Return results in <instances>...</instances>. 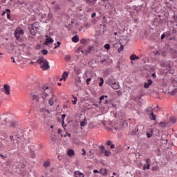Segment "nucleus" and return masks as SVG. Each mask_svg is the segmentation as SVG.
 <instances>
[{
  "label": "nucleus",
  "mask_w": 177,
  "mask_h": 177,
  "mask_svg": "<svg viewBox=\"0 0 177 177\" xmlns=\"http://www.w3.org/2000/svg\"><path fill=\"white\" fill-rule=\"evenodd\" d=\"M117 93H118V96H120V95H122V93H121L120 91H118Z\"/></svg>",
  "instance_id": "53"
},
{
  "label": "nucleus",
  "mask_w": 177,
  "mask_h": 177,
  "mask_svg": "<svg viewBox=\"0 0 177 177\" xmlns=\"http://www.w3.org/2000/svg\"><path fill=\"white\" fill-rule=\"evenodd\" d=\"M80 42H81V44H85L86 42V39H82L80 40Z\"/></svg>",
  "instance_id": "41"
},
{
  "label": "nucleus",
  "mask_w": 177,
  "mask_h": 177,
  "mask_svg": "<svg viewBox=\"0 0 177 177\" xmlns=\"http://www.w3.org/2000/svg\"><path fill=\"white\" fill-rule=\"evenodd\" d=\"M74 71L76 73V74H81V69L80 68L75 66Z\"/></svg>",
  "instance_id": "23"
},
{
  "label": "nucleus",
  "mask_w": 177,
  "mask_h": 177,
  "mask_svg": "<svg viewBox=\"0 0 177 177\" xmlns=\"http://www.w3.org/2000/svg\"><path fill=\"white\" fill-rule=\"evenodd\" d=\"M10 139L11 142H12L13 145H16V140H15V136H10Z\"/></svg>",
  "instance_id": "27"
},
{
  "label": "nucleus",
  "mask_w": 177,
  "mask_h": 177,
  "mask_svg": "<svg viewBox=\"0 0 177 177\" xmlns=\"http://www.w3.org/2000/svg\"><path fill=\"white\" fill-rule=\"evenodd\" d=\"M15 145H19L21 142H23V137L21 136H15Z\"/></svg>",
  "instance_id": "9"
},
{
  "label": "nucleus",
  "mask_w": 177,
  "mask_h": 177,
  "mask_svg": "<svg viewBox=\"0 0 177 177\" xmlns=\"http://www.w3.org/2000/svg\"><path fill=\"white\" fill-rule=\"evenodd\" d=\"M5 15H6V11H3L1 14V16H5Z\"/></svg>",
  "instance_id": "59"
},
{
  "label": "nucleus",
  "mask_w": 177,
  "mask_h": 177,
  "mask_svg": "<svg viewBox=\"0 0 177 177\" xmlns=\"http://www.w3.org/2000/svg\"><path fill=\"white\" fill-rule=\"evenodd\" d=\"M104 100V95H102L100 97V104L102 103V100Z\"/></svg>",
  "instance_id": "42"
},
{
  "label": "nucleus",
  "mask_w": 177,
  "mask_h": 177,
  "mask_svg": "<svg viewBox=\"0 0 177 177\" xmlns=\"http://www.w3.org/2000/svg\"><path fill=\"white\" fill-rule=\"evenodd\" d=\"M108 5H109L110 9H113V8H114V7L113 6V4H111V3H108Z\"/></svg>",
  "instance_id": "45"
},
{
  "label": "nucleus",
  "mask_w": 177,
  "mask_h": 177,
  "mask_svg": "<svg viewBox=\"0 0 177 177\" xmlns=\"http://www.w3.org/2000/svg\"><path fill=\"white\" fill-rule=\"evenodd\" d=\"M58 133L59 134L62 133V129H58Z\"/></svg>",
  "instance_id": "62"
},
{
  "label": "nucleus",
  "mask_w": 177,
  "mask_h": 177,
  "mask_svg": "<svg viewBox=\"0 0 177 177\" xmlns=\"http://www.w3.org/2000/svg\"><path fill=\"white\" fill-rule=\"evenodd\" d=\"M38 30H39V24L38 22H35L32 24L30 28V32L32 35H35V34L38 32Z\"/></svg>",
  "instance_id": "4"
},
{
  "label": "nucleus",
  "mask_w": 177,
  "mask_h": 177,
  "mask_svg": "<svg viewBox=\"0 0 177 177\" xmlns=\"http://www.w3.org/2000/svg\"><path fill=\"white\" fill-rule=\"evenodd\" d=\"M104 62H106V59H101V63H104Z\"/></svg>",
  "instance_id": "60"
},
{
  "label": "nucleus",
  "mask_w": 177,
  "mask_h": 177,
  "mask_svg": "<svg viewBox=\"0 0 177 177\" xmlns=\"http://www.w3.org/2000/svg\"><path fill=\"white\" fill-rule=\"evenodd\" d=\"M41 53H42V55H48V50L44 49L41 50Z\"/></svg>",
  "instance_id": "36"
},
{
  "label": "nucleus",
  "mask_w": 177,
  "mask_h": 177,
  "mask_svg": "<svg viewBox=\"0 0 177 177\" xmlns=\"http://www.w3.org/2000/svg\"><path fill=\"white\" fill-rule=\"evenodd\" d=\"M82 151H83V153H82V156L86 155V151H85V149H82Z\"/></svg>",
  "instance_id": "47"
},
{
  "label": "nucleus",
  "mask_w": 177,
  "mask_h": 177,
  "mask_svg": "<svg viewBox=\"0 0 177 177\" xmlns=\"http://www.w3.org/2000/svg\"><path fill=\"white\" fill-rule=\"evenodd\" d=\"M100 147L102 150V153L106 150V149H104V146H103V145H100Z\"/></svg>",
  "instance_id": "43"
},
{
  "label": "nucleus",
  "mask_w": 177,
  "mask_h": 177,
  "mask_svg": "<svg viewBox=\"0 0 177 177\" xmlns=\"http://www.w3.org/2000/svg\"><path fill=\"white\" fill-rule=\"evenodd\" d=\"M104 153V156H106V157H109L110 156V154H111V151H109L107 150L104 151L103 152Z\"/></svg>",
  "instance_id": "26"
},
{
  "label": "nucleus",
  "mask_w": 177,
  "mask_h": 177,
  "mask_svg": "<svg viewBox=\"0 0 177 177\" xmlns=\"http://www.w3.org/2000/svg\"><path fill=\"white\" fill-rule=\"evenodd\" d=\"M122 128H124V123L121 122H118L115 126V131H120V129H122Z\"/></svg>",
  "instance_id": "8"
},
{
  "label": "nucleus",
  "mask_w": 177,
  "mask_h": 177,
  "mask_svg": "<svg viewBox=\"0 0 177 177\" xmlns=\"http://www.w3.org/2000/svg\"><path fill=\"white\" fill-rule=\"evenodd\" d=\"M92 50H93V46H91V47L88 48L85 52L86 55H88V53H91V52H92Z\"/></svg>",
  "instance_id": "20"
},
{
  "label": "nucleus",
  "mask_w": 177,
  "mask_h": 177,
  "mask_svg": "<svg viewBox=\"0 0 177 177\" xmlns=\"http://www.w3.org/2000/svg\"><path fill=\"white\" fill-rule=\"evenodd\" d=\"M44 167H45V168H48V167H50V162L49 161L45 162L44 163Z\"/></svg>",
  "instance_id": "28"
},
{
  "label": "nucleus",
  "mask_w": 177,
  "mask_h": 177,
  "mask_svg": "<svg viewBox=\"0 0 177 177\" xmlns=\"http://www.w3.org/2000/svg\"><path fill=\"white\" fill-rule=\"evenodd\" d=\"M10 127H12V128H15L16 127V123L12 122L10 124Z\"/></svg>",
  "instance_id": "38"
},
{
  "label": "nucleus",
  "mask_w": 177,
  "mask_h": 177,
  "mask_svg": "<svg viewBox=\"0 0 177 177\" xmlns=\"http://www.w3.org/2000/svg\"><path fill=\"white\" fill-rule=\"evenodd\" d=\"M139 131V129H136L135 130H133V133H136V132H138Z\"/></svg>",
  "instance_id": "48"
},
{
  "label": "nucleus",
  "mask_w": 177,
  "mask_h": 177,
  "mask_svg": "<svg viewBox=\"0 0 177 177\" xmlns=\"http://www.w3.org/2000/svg\"><path fill=\"white\" fill-rule=\"evenodd\" d=\"M67 77H68V72H64L62 75V78H64V80L66 81L67 80Z\"/></svg>",
  "instance_id": "21"
},
{
  "label": "nucleus",
  "mask_w": 177,
  "mask_h": 177,
  "mask_svg": "<svg viewBox=\"0 0 177 177\" xmlns=\"http://www.w3.org/2000/svg\"><path fill=\"white\" fill-rule=\"evenodd\" d=\"M75 177H85L84 174L81 173V171H75Z\"/></svg>",
  "instance_id": "17"
},
{
  "label": "nucleus",
  "mask_w": 177,
  "mask_h": 177,
  "mask_svg": "<svg viewBox=\"0 0 177 177\" xmlns=\"http://www.w3.org/2000/svg\"><path fill=\"white\" fill-rule=\"evenodd\" d=\"M150 118L151 120H153V121H156V115H154V113L151 112L150 113Z\"/></svg>",
  "instance_id": "25"
},
{
  "label": "nucleus",
  "mask_w": 177,
  "mask_h": 177,
  "mask_svg": "<svg viewBox=\"0 0 177 177\" xmlns=\"http://www.w3.org/2000/svg\"><path fill=\"white\" fill-rule=\"evenodd\" d=\"M86 124H88L86 119H84L83 121L80 122L81 127H86Z\"/></svg>",
  "instance_id": "22"
},
{
  "label": "nucleus",
  "mask_w": 177,
  "mask_h": 177,
  "mask_svg": "<svg viewBox=\"0 0 177 177\" xmlns=\"http://www.w3.org/2000/svg\"><path fill=\"white\" fill-rule=\"evenodd\" d=\"M64 118H66V114H63V115H62V120H64Z\"/></svg>",
  "instance_id": "52"
},
{
  "label": "nucleus",
  "mask_w": 177,
  "mask_h": 177,
  "mask_svg": "<svg viewBox=\"0 0 177 177\" xmlns=\"http://www.w3.org/2000/svg\"><path fill=\"white\" fill-rule=\"evenodd\" d=\"M86 3L88 5V6H92L93 8H96L97 6V3H96V1L97 0H85Z\"/></svg>",
  "instance_id": "7"
},
{
  "label": "nucleus",
  "mask_w": 177,
  "mask_h": 177,
  "mask_svg": "<svg viewBox=\"0 0 177 177\" xmlns=\"http://www.w3.org/2000/svg\"><path fill=\"white\" fill-rule=\"evenodd\" d=\"M104 48L106 49V50H110V44H105Z\"/></svg>",
  "instance_id": "33"
},
{
  "label": "nucleus",
  "mask_w": 177,
  "mask_h": 177,
  "mask_svg": "<svg viewBox=\"0 0 177 177\" xmlns=\"http://www.w3.org/2000/svg\"><path fill=\"white\" fill-rule=\"evenodd\" d=\"M112 144L113 143L111 142V141L110 140L107 141V143H106L107 146H111Z\"/></svg>",
  "instance_id": "46"
},
{
  "label": "nucleus",
  "mask_w": 177,
  "mask_h": 177,
  "mask_svg": "<svg viewBox=\"0 0 177 177\" xmlns=\"http://www.w3.org/2000/svg\"><path fill=\"white\" fill-rule=\"evenodd\" d=\"M147 138H151L153 136V131H149V133H147Z\"/></svg>",
  "instance_id": "30"
},
{
  "label": "nucleus",
  "mask_w": 177,
  "mask_h": 177,
  "mask_svg": "<svg viewBox=\"0 0 177 177\" xmlns=\"http://www.w3.org/2000/svg\"><path fill=\"white\" fill-rule=\"evenodd\" d=\"M159 126L161 128H167V127H168V122H160L159 123Z\"/></svg>",
  "instance_id": "12"
},
{
  "label": "nucleus",
  "mask_w": 177,
  "mask_h": 177,
  "mask_svg": "<svg viewBox=\"0 0 177 177\" xmlns=\"http://www.w3.org/2000/svg\"><path fill=\"white\" fill-rule=\"evenodd\" d=\"M165 38V35H162L161 39H164Z\"/></svg>",
  "instance_id": "57"
},
{
  "label": "nucleus",
  "mask_w": 177,
  "mask_h": 177,
  "mask_svg": "<svg viewBox=\"0 0 177 177\" xmlns=\"http://www.w3.org/2000/svg\"><path fill=\"white\" fill-rule=\"evenodd\" d=\"M6 12H7V13H10V9H6Z\"/></svg>",
  "instance_id": "58"
},
{
  "label": "nucleus",
  "mask_w": 177,
  "mask_h": 177,
  "mask_svg": "<svg viewBox=\"0 0 177 177\" xmlns=\"http://www.w3.org/2000/svg\"><path fill=\"white\" fill-rule=\"evenodd\" d=\"M114 147H115V145H114L113 144H112V145H111V149H114Z\"/></svg>",
  "instance_id": "61"
},
{
  "label": "nucleus",
  "mask_w": 177,
  "mask_h": 177,
  "mask_svg": "<svg viewBox=\"0 0 177 177\" xmlns=\"http://www.w3.org/2000/svg\"><path fill=\"white\" fill-rule=\"evenodd\" d=\"M91 17H93V18L96 17V13L95 12L92 13Z\"/></svg>",
  "instance_id": "51"
},
{
  "label": "nucleus",
  "mask_w": 177,
  "mask_h": 177,
  "mask_svg": "<svg viewBox=\"0 0 177 177\" xmlns=\"http://www.w3.org/2000/svg\"><path fill=\"white\" fill-rule=\"evenodd\" d=\"M105 84H107V85H110V86H111L113 89H120V84L117 83L115 79H109L106 81Z\"/></svg>",
  "instance_id": "3"
},
{
  "label": "nucleus",
  "mask_w": 177,
  "mask_h": 177,
  "mask_svg": "<svg viewBox=\"0 0 177 177\" xmlns=\"http://www.w3.org/2000/svg\"><path fill=\"white\" fill-rule=\"evenodd\" d=\"M169 53H171L172 57H174V59H176L177 57V51L176 50L174 49V48H170L169 49Z\"/></svg>",
  "instance_id": "10"
},
{
  "label": "nucleus",
  "mask_w": 177,
  "mask_h": 177,
  "mask_svg": "<svg viewBox=\"0 0 177 177\" xmlns=\"http://www.w3.org/2000/svg\"><path fill=\"white\" fill-rule=\"evenodd\" d=\"M153 53H154L155 55H158L159 56H160V55H161V54L160 53V52H158V51H157V50L153 51Z\"/></svg>",
  "instance_id": "49"
},
{
  "label": "nucleus",
  "mask_w": 177,
  "mask_h": 177,
  "mask_svg": "<svg viewBox=\"0 0 177 177\" xmlns=\"http://www.w3.org/2000/svg\"><path fill=\"white\" fill-rule=\"evenodd\" d=\"M51 98L48 100V103L50 106H53L55 104V101L53 100V97H55V95L52 94Z\"/></svg>",
  "instance_id": "15"
},
{
  "label": "nucleus",
  "mask_w": 177,
  "mask_h": 177,
  "mask_svg": "<svg viewBox=\"0 0 177 177\" xmlns=\"http://www.w3.org/2000/svg\"><path fill=\"white\" fill-rule=\"evenodd\" d=\"M57 45L54 47V49H57V48H59L60 45H62V43L60 41H57Z\"/></svg>",
  "instance_id": "32"
},
{
  "label": "nucleus",
  "mask_w": 177,
  "mask_h": 177,
  "mask_svg": "<svg viewBox=\"0 0 177 177\" xmlns=\"http://www.w3.org/2000/svg\"><path fill=\"white\" fill-rule=\"evenodd\" d=\"M100 81L101 82H100L99 86H102L103 85V83L104 82L102 77L100 78Z\"/></svg>",
  "instance_id": "37"
},
{
  "label": "nucleus",
  "mask_w": 177,
  "mask_h": 177,
  "mask_svg": "<svg viewBox=\"0 0 177 177\" xmlns=\"http://www.w3.org/2000/svg\"><path fill=\"white\" fill-rule=\"evenodd\" d=\"M1 122L3 125H6L8 124V119L6 117L1 118Z\"/></svg>",
  "instance_id": "13"
},
{
  "label": "nucleus",
  "mask_w": 177,
  "mask_h": 177,
  "mask_svg": "<svg viewBox=\"0 0 177 177\" xmlns=\"http://www.w3.org/2000/svg\"><path fill=\"white\" fill-rule=\"evenodd\" d=\"M73 99H74V101H73V104H77V97H74Z\"/></svg>",
  "instance_id": "40"
},
{
  "label": "nucleus",
  "mask_w": 177,
  "mask_h": 177,
  "mask_svg": "<svg viewBox=\"0 0 177 177\" xmlns=\"http://www.w3.org/2000/svg\"><path fill=\"white\" fill-rule=\"evenodd\" d=\"M65 59H66V60H67L68 62H70V60H71V56H70V55H66V56L65 57Z\"/></svg>",
  "instance_id": "35"
},
{
  "label": "nucleus",
  "mask_w": 177,
  "mask_h": 177,
  "mask_svg": "<svg viewBox=\"0 0 177 177\" xmlns=\"http://www.w3.org/2000/svg\"><path fill=\"white\" fill-rule=\"evenodd\" d=\"M150 169V164H147L144 165L143 169Z\"/></svg>",
  "instance_id": "31"
},
{
  "label": "nucleus",
  "mask_w": 177,
  "mask_h": 177,
  "mask_svg": "<svg viewBox=\"0 0 177 177\" xmlns=\"http://www.w3.org/2000/svg\"><path fill=\"white\" fill-rule=\"evenodd\" d=\"M7 17H8V19H10V17H11L10 13H7Z\"/></svg>",
  "instance_id": "56"
},
{
  "label": "nucleus",
  "mask_w": 177,
  "mask_h": 177,
  "mask_svg": "<svg viewBox=\"0 0 177 177\" xmlns=\"http://www.w3.org/2000/svg\"><path fill=\"white\" fill-rule=\"evenodd\" d=\"M94 174H99V171L97 169L93 170Z\"/></svg>",
  "instance_id": "55"
},
{
  "label": "nucleus",
  "mask_w": 177,
  "mask_h": 177,
  "mask_svg": "<svg viewBox=\"0 0 177 177\" xmlns=\"http://www.w3.org/2000/svg\"><path fill=\"white\" fill-rule=\"evenodd\" d=\"M169 120H170V122H172V124H175V122H176V118L170 117Z\"/></svg>",
  "instance_id": "24"
},
{
  "label": "nucleus",
  "mask_w": 177,
  "mask_h": 177,
  "mask_svg": "<svg viewBox=\"0 0 177 177\" xmlns=\"http://www.w3.org/2000/svg\"><path fill=\"white\" fill-rule=\"evenodd\" d=\"M147 111L148 113H150L151 114V113H153V109H152L151 107L147 108Z\"/></svg>",
  "instance_id": "34"
},
{
  "label": "nucleus",
  "mask_w": 177,
  "mask_h": 177,
  "mask_svg": "<svg viewBox=\"0 0 177 177\" xmlns=\"http://www.w3.org/2000/svg\"><path fill=\"white\" fill-rule=\"evenodd\" d=\"M3 144H0V149H3Z\"/></svg>",
  "instance_id": "64"
},
{
  "label": "nucleus",
  "mask_w": 177,
  "mask_h": 177,
  "mask_svg": "<svg viewBox=\"0 0 177 177\" xmlns=\"http://www.w3.org/2000/svg\"><path fill=\"white\" fill-rule=\"evenodd\" d=\"M37 63L40 64L41 68L43 70H48L50 66H49V62H48V60L45 59L44 57H40L37 59Z\"/></svg>",
  "instance_id": "2"
},
{
  "label": "nucleus",
  "mask_w": 177,
  "mask_h": 177,
  "mask_svg": "<svg viewBox=\"0 0 177 177\" xmlns=\"http://www.w3.org/2000/svg\"><path fill=\"white\" fill-rule=\"evenodd\" d=\"M152 77H153V78H156V73H153Z\"/></svg>",
  "instance_id": "63"
},
{
  "label": "nucleus",
  "mask_w": 177,
  "mask_h": 177,
  "mask_svg": "<svg viewBox=\"0 0 177 177\" xmlns=\"http://www.w3.org/2000/svg\"><path fill=\"white\" fill-rule=\"evenodd\" d=\"M90 81H92V79L91 78H88L87 80H86V84H87V85H89V82Z\"/></svg>",
  "instance_id": "44"
},
{
  "label": "nucleus",
  "mask_w": 177,
  "mask_h": 177,
  "mask_svg": "<svg viewBox=\"0 0 177 177\" xmlns=\"http://www.w3.org/2000/svg\"><path fill=\"white\" fill-rule=\"evenodd\" d=\"M153 84V80H148V82H145L144 84V88H145V89H148L149 86H150V85H151Z\"/></svg>",
  "instance_id": "11"
},
{
  "label": "nucleus",
  "mask_w": 177,
  "mask_h": 177,
  "mask_svg": "<svg viewBox=\"0 0 177 177\" xmlns=\"http://www.w3.org/2000/svg\"><path fill=\"white\" fill-rule=\"evenodd\" d=\"M53 42V39L51 37H47L46 39L45 45H48V44H52Z\"/></svg>",
  "instance_id": "16"
},
{
  "label": "nucleus",
  "mask_w": 177,
  "mask_h": 177,
  "mask_svg": "<svg viewBox=\"0 0 177 177\" xmlns=\"http://www.w3.org/2000/svg\"><path fill=\"white\" fill-rule=\"evenodd\" d=\"M139 59H140V57L138 56H136V55H135V54L131 55L130 57V59L131 61L139 60Z\"/></svg>",
  "instance_id": "14"
},
{
  "label": "nucleus",
  "mask_w": 177,
  "mask_h": 177,
  "mask_svg": "<svg viewBox=\"0 0 177 177\" xmlns=\"http://www.w3.org/2000/svg\"><path fill=\"white\" fill-rule=\"evenodd\" d=\"M0 156L1 157V158H3V160L6 158V156H3L2 154H0Z\"/></svg>",
  "instance_id": "54"
},
{
  "label": "nucleus",
  "mask_w": 177,
  "mask_h": 177,
  "mask_svg": "<svg viewBox=\"0 0 177 177\" xmlns=\"http://www.w3.org/2000/svg\"><path fill=\"white\" fill-rule=\"evenodd\" d=\"M1 92L9 96V95H10V86L4 84L3 87L1 88Z\"/></svg>",
  "instance_id": "5"
},
{
  "label": "nucleus",
  "mask_w": 177,
  "mask_h": 177,
  "mask_svg": "<svg viewBox=\"0 0 177 177\" xmlns=\"http://www.w3.org/2000/svg\"><path fill=\"white\" fill-rule=\"evenodd\" d=\"M88 128H89V129H93V128H95V126L92 123H91L88 125Z\"/></svg>",
  "instance_id": "39"
},
{
  "label": "nucleus",
  "mask_w": 177,
  "mask_h": 177,
  "mask_svg": "<svg viewBox=\"0 0 177 177\" xmlns=\"http://www.w3.org/2000/svg\"><path fill=\"white\" fill-rule=\"evenodd\" d=\"M24 31H23V29L21 28H18L15 31V35L17 39H19L20 38V35H24Z\"/></svg>",
  "instance_id": "6"
},
{
  "label": "nucleus",
  "mask_w": 177,
  "mask_h": 177,
  "mask_svg": "<svg viewBox=\"0 0 177 177\" xmlns=\"http://www.w3.org/2000/svg\"><path fill=\"white\" fill-rule=\"evenodd\" d=\"M68 157H73V156H74L75 153H74V150L73 149H69L68 151V153H67Z\"/></svg>",
  "instance_id": "18"
},
{
  "label": "nucleus",
  "mask_w": 177,
  "mask_h": 177,
  "mask_svg": "<svg viewBox=\"0 0 177 177\" xmlns=\"http://www.w3.org/2000/svg\"><path fill=\"white\" fill-rule=\"evenodd\" d=\"M124 50V45L121 44L120 47L118 48V52L121 53Z\"/></svg>",
  "instance_id": "29"
},
{
  "label": "nucleus",
  "mask_w": 177,
  "mask_h": 177,
  "mask_svg": "<svg viewBox=\"0 0 177 177\" xmlns=\"http://www.w3.org/2000/svg\"><path fill=\"white\" fill-rule=\"evenodd\" d=\"M73 42H78L80 41V37H78V35H75L72 38Z\"/></svg>",
  "instance_id": "19"
},
{
  "label": "nucleus",
  "mask_w": 177,
  "mask_h": 177,
  "mask_svg": "<svg viewBox=\"0 0 177 177\" xmlns=\"http://www.w3.org/2000/svg\"><path fill=\"white\" fill-rule=\"evenodd\" d=\"M147 164H150V158H147L145 160Z\"/></svg>",
  "instance_id": "50"
},
{
  "label": "nucleus",
  "mask_w": 177,
  "mask_h": 177,
  "mask_svg": "<svg viewBox=\"0 0 177 177\" xmlns=\"http://www.w3.org/2000/svg\"><path fill=\"white\" fill-rule=\"evenodd\" d=\"M32 96V100H35L39 105V107H43L40 109V111H46V113H50L48 109H45V107L46 106V102L48 99V96H49V94L46 93V94H41L39 93H31Z\"/></svg>",
  "instance_id": "1"
}]
</instances>
